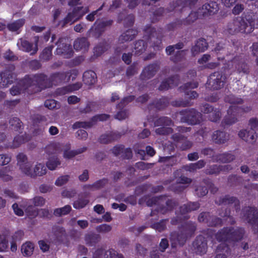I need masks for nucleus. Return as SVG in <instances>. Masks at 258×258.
<instances>
[{
	"instance_id": "f257e3e1",
	"label": "nucleus",
	"mask_w": 258,
	"mask_h": 258,
	"mask_svg": "<svg viewBox=\"0 0 258 258\" xmlns=\"http://www.w3.org/2000/svg\"><path fill=\"white\" fill-rule=\"evenodd\" d=\"M46 79V76L42 75H37L33 77H26L20 81L17 84L14 86L10 90L12 95H17L25 92L27 90L28 93H32L38 91L35 89L37 85H41Z\"/></svg>"
},
{
	"instance_id": "f03ea898",
	"label": "nucleus",
	"mask_w": 258,
	"mask_h": 258,
	"mask_svg": "<svg viewBox=\"0 0 258 258\" xmlns=\"http://www.w3.org/2000/svg\"><path fill=\"white\" fill-rule=\"evenodd\" d=\"M233 24L236 27L235 31L249 34L254 30V28H258V14L248 12L244 14V16L234 20Z\"/></svg>"
},
{
	"instance_id": "7ed1b4c3",
	"label": "nucleus",
	"mask_w": 258,
	"mask_h": 258,
	"mask_svg": "<svg viewBox=\"0 0 258 258\" xmlns=\"http://www.w3.org/2000/svg\"><path fill=\"white\" fill-rule=\"evenodd\" d=\"M17 166L24 174L31 176H42L46 173V168L43 164H37L33 169H31L32 164L28 161L25 155L19 154L17 156Z\"/></svg>"
},
{
	"instance_id": "20e7f679",
	"label": "nucleus",
	"mask_w": 258,
	"mask_h": 258,
	"mask_svg": "<svg viewBox=\"0 0 258 258\" xmlns=\"http://www.w3.org/2000/svg\"><path fill=\"white\" fill-rule=\"evenodd\" d=\"M243 218L251 225L254 233H258V209L251 206L243 210Z\"/></svg>"
},
{
	"instance_id": "39448f33",
	"label": "nucleus",
	"mask_w": 258,
	"mask_h": 258,
	"mask_svg": "<svg viewBox=\"0 0 258 258\" xmlns=\"http://www.w3.org/2000/svg\"><path fill=\"white\" fill-rule=\"evenodd\" d=\"M227 222L233 225L235 223V221L233 217L230 215L231 211L237 213L240 209V202L239 200L234 197H229L227 195Z\"/></svg>"
},
{
	"instance_id": "423d86ee",
	"label": "nucleus",
	"mask_w": 258,
	"mask_h": 258,
	"mask_svg": "<svg viewBox=\"0 0 258 258\" xmlns=\"http://www.w3.org/2000/svg\"><path fill=\"white\" fill-rule=\"evenodd\" d=\"M195 226L192 224L188 229H186V233H172L170 237L172 247H176L178 244L179 245H183L185 242L188 236H190L195 231Z\"/></svg>"
},
{
	"instance_id": "0eeeda50",
	"label": "nucleus",
	"mask_w": 258,
	"mask_h": 258,
	"mask_svg": "<svg viewBox=\"0 0 258 258\" xmlns=\"http://www.w3.org/2000/svg\"><path fill=\"white\" fill-rule=\"evenodd\" d=\"M78 72L76 70H72L70 72L67 74L63 72L55 73L51 77L52 84L56 85L63 81H68L71 79L73 80L78 75Z\"/></svg>"
},
{
	"instance_id": "6e6552de",
	"label": "nucleus",
	"mask_w": 258,
	"mask_h": 258,
	"mask_svg": "<svg viewBox=\"0 0 258 258\" xmlns=\"http://www.w3.org/2000/svg\"><path fill=\"white\" fill-rule=\"evenodd\" d=\"M232 64L235 67L238 74L247 75L249 73V65L246 63V59L243 55L235 56L232 60Z\"/></svg>"
},
{
	"instance_id": "1a4fd4ad",
	"label": "nucleus",
	"mask_w": 258,
	"mask_h": 258,
	"mask_svg": "<svg viewBox=\"0 0 258 258\" xmlns=\"http://www.w3.org/2000/svg\"><path fill=\"white\" fill-rule=\"evenodd\" d=\"M172 121L167 117H162L157 119L155 122L156 126H161V127L157 128L155 132L159 135H166L172 132L171 128L166 127L172 124Z\"/></svg>"
},
{
	"instance_id": "9d476101",
	"label": "nucleus",
	"mask_w": 258,
	"mask_h": 258,
	"mask_svg": "<svg viewBox=\"0 0 258 258\" xmlns=\"http://www.w3.org/2000/svg\"><path fill=\"white\" fill-rule=\"evenodd\" d=\"M88 12V8L77 7L75 8L72 13L68 14L67 17L64 20L65 24H73L79 20L85 14Z\"/></svg>"
},
{
	"instance_id": "9b49d317",
	"label": "nucleus",
	"mask_w": 258,
	"mask_h": 258,
	"mask_svg": "<svg viewBox=\"0 0 258 258\" xmlns=\"http://www.w3.org/2000/svg\"><path fill=\"white\" fill-rule=\"evenodd\" d=\"M245 234L244 228L242 227L228 228L227 227V241H238L241 240Z\"/></svg>"
},
{
	"instance_id": "f8f14e48",
	"label": "nucleus",
	"mask_w": 258,
	"mask_h": 258,
	"mask_svg": "<svg viewBox=\"0 0 258 258\" xmlns=\"http://www.w3.org/2000/svg\"><path fill=\"white\" fill-rule=\"evenodd\" d=\"M39 38L38 37L35 36L34 38V42L35 44H31L26 40L20 39L17 43V45L20 50L26 52H30L31 54L35 53L37 50V43Z\"/></svg>"
},
{
	"instance_id": "ddd939ff",
	"label": "nucleus",
	"mask_w": 258,
	"mask_h": 258,
	"mask_svg": "<svg viewBox=\"0 0 258 258\" xmlns=\"http://www.w3.org/2000/svg\"><path fill=\"white\" fill-rule=\"evenodd\" d=\"M223 85L222 76L219 72L211 74L207 82V87L213 90L220 89Z\"/></svg>"
},
{
	"instance_id": "4468645a",
	"label": "nucleus",
	"mask_w": 258,
	"mask_h": 258,
	"mask_svg": "<svg viewBox=\"0 0 258 258\" xmlns=\"http://www.w3.org/2000/svg\"><path fill=\"white\" fill-rule=\"evenodd\" d=\"M242 109L235 105L230 106L227 110V125L232 124L237 121V118Z\"/></svg>"
},
{
	"instance_id": "2eb2a0df",
	"label": "nucleus",
	"mask_w": 258,
	"mask_h": 258,
	"mask_svg": "<svg viewBox=\"0 0 258 258\" xmlns=\"http://www.w3.org/2000/svg\"><path fill=\"white\" fill-rule=\"evenodd\" d=\"M200 9V15L203 16H207L216 13L218 9V5L216 2H210L204 5Z\"/></svg>"
},
{
	"instance_id": "dca6fc26",
	"label": "nucleus",
	"mask_w": 258,
	"mask_h": 258,
	"mask_svg": "<svg viewBox=\"0 0 258 258\" xmlns=\"http://www.w3.org/2000/svg\"><path fill=\"white\" fill-rule=\"evenodd\" d=\"M217 239L219 241H222V243L217 247L216 249V258H225V247L226 244L225 240L226 238L225 232L222 231L218 233L216 235Z\"/></svg>"
},
{
	"instance_id": "f3484780",
	"label": "nucleus",
	"mask_w": 258,
	"mask_h": 258,
	"mask_svg": "<svg viewBox=\"0 0 258 258\" xmlns=\"http://www.w3.org/2000/svg\"><path fill=\"white\" fill-rule=\"evenodd\" d=\"M182 43H178L175 45H170L166 48V51L168 54L170 55L174 51L175 49H177L176 55L175 57H172V59L174 61H178L185 55L186 53V51L184 50H179V49L182 48Z\"/></svg>"
},
{
	"instance_id": "a211bd4d",
	"label": "nucleus",
	"mask_w": 258,
	"mask_h": 258,
	"mask_svg": "<svg viewBox=\"0 0 258 258\" xmlns=\"http://www.w3.org/2000/svg\"><path fill=\"white\" fill-rule=\"evenodd\" d=\"M193 246L196 250V252L203 254L207 251V242L202 236H198L193 243Z\"/></svg>"
},
{
	"instance_id": "6ab92c4d",
	"label": "nucleus",
	"mask_w": 258,
	"mask_h": 258,
	"mask_svg": "<svg viewBox=\"0 0 258 258\" xmlns=\"http://www.w3.org/2000/svg\"><path fill=\"white\" fill-rule=\"evenodd\" d=\"M239 138L248 143H253L257 137L256 132L252 130H242L238 133Z\"/></svg>"
},
{
	"instance_id": "aec40b11",
	"label": "nucleus",
	"mask_w": 258,
	"mask_h": 258,
	"mask_svg": "<svg viewBox=\"0 0 258 258\" xmlns=\"http://www.w3.org/2000/svg\"><path fill=\"white\" fill-rule=\"evenodd\" d=\"M145 32L146 35L149 37V40H148V43H152V42H155V40H157L156 42L157 43V45H153L154 47H157L159 48V44L161 43V41L159 39H158V33L156 31L155 29L152 28L150 26L147 27V28L145 29Z\"/></svg>"
},
{
	"instance_id": "412c9836",
	"label": "nucleus",
	"mask_w": 258,
	"mask_h": 258,
	"mask_svg": "<svg viewBox=\"0 0 258 258\" xmlns=\"http://www.w3.org/2000/svg\"><path fill=\"white\" fill-rule=\"evenodd\" d=\"M108 118L109 115L105 114L98 115L94 116L92 118V122H76L73 125V127L74 128L80 127H89L93 125V122H96L97 121H104L107 120Z\"/></svg>"
},
{
	"instance_id": "4be33fe9",
	"label": "nucleus",
	"mask_w": 258,
	"mask_h": 258,
	"mask_svg": "<svg viewBox=\"0 0 258 258\" xmlns=\"http://www.w3.org/2000/svg\"><path fill=\"white\" fill-rule=\"evenodd\" d=\"M13 74L10 71H6L0 74V87H7L13 82Z\"/></svg>"
},
{
	"instance_id": "5701e85b",
	"label": "nucleus",
	"mask_w": 258,
	"mask_h": 258,
	"mask_svg": "<svg viewBox=\"0 0 258 258\" xmlns=\"http://www.w3.org/2000/svg\"><path fill=\"white\" fill-rule=\"evenodd\" d=\"M208 48V44L205 39H200L197 41L195 45L191 48L193 55H196L201 52L205 51Z\"/></svg>"
},
{
	"instance_id": "b1692460",
	"label": "nucleus",
	"mask_w": 258,
	"mask_h": 258,
	"mask_svg": "<svg viewBox=\"0 0 258 258\" xmlns=\"http://www.w3.org/2000/svg\"><path fill=\"white\" fill-rule=\"evenodd\" d=\"M173 139L177 142L176 146L183 150L190 148L191 146V143L189 141H187L185 138L180 135H174L173 136Z\"/></svg>"
},
{
	"instance_id": "393cba45",
	"label": "nucleus",
	"mask_w": 258,
	"mask_h": 258,
	"mask_svg": "<svg viewBox=\"0 0 258 258\" xmlns=\"http://www.w3.org/2000/svg\"><path fill=\"white\" fill-rule=\"evenodd\" d=\"M34 250V244L30 241L23 243L21 247V251L24 256L29 257L31 256Z\"/></svg>"
},
{
	"instance_id": "a878e982",
	"label": "nucleus",
	"mask_w": 258,
	"mask_h": 258,
	"mask_svg": "<svg viewBox=\"0 0 258 258\" xmlns=\"http://www.w3.org/2000/svg\"><path fill=\"white\" fill-rule=\"evenodd\" d=\"M137 31L134 29H129L125 32L122 33L119 38L120 44L133 40L137 35Z\"/></svg>"
},
{
	"instance_id": "bb28decb",
	"label": "nucleus",
	"mask_w": 258,
	"mask_h": 258,
	"mask_svg": "<svg viewBox=\"0 0 258 258\" xmlns=\"http://www.w3.org/2000/svg\"><path fill=\"white\" fill-rule=\"evenodd\" d=\"M158 69L156 64H151L146 67L141 74V77L143 79H149L152 77Z\"/></svg>"
},
{
	"instance_id": "cd10ccee",
	"label": "nucleus",
	"mask_w": 258,
	"mask_h": 258,
	"mask_svg": "<svg viewBox=\"0 0 258 258\" xmlns=\"http://www.w3.org/2000/svg\"><path fill=\"white\" fill-rule=\"evenodd\" d=\"M96 75L92 71H86L83 75V81L85 84L91 85L94 84L96 81Z\"/></svg>"
},
{
	"instance_id": "c85d7f7f",
	"label": "nucleus",
	"mask_w": 258,
	"mask_h": 258,
	"mask_svg": "<svg viewBox=\"0 0 258 258\" xmlns=\"http://www.w3.org/2000/svg\"><path fill=\"white\" fill-rule=\"evenodd\" d=\"M178 79L177 77H173L168 80L162 82L159 89L160 90H165L169 88L177 86L178 84Z\"/></svg>"
},
{
	"instance_id": "c756f323",
	"label": "nucleus",
	"mask_w": 258,
	"mask_h": 258,
	"mask_svg": "<svg viewBox=\"0 0 258 258\" xmlns=\"http://www.w3.org/2000/svg\"><path fill=\"white\" fill-rule=\"evenodd\" d=\"M112 23V21L111 20H104L99 22L98 21L96 22L95 23V25H96L95 28V32H94L93 35L96 37H98L100 32L103 31L102 29L106 26L110 25Z\"/></svg>"
},
{
	"instance_id": "7c9ffc66",
	"label": "nucleus",
	"mask_w": 258,
	"mask_h": 258,
	"mask_svg": "<svg viewBox=\"0 0 258 258\" xmlns=\"http://www.w3.org/2000/svg\"><path fill=\"white\" fill-rule=\"evenodd\" d=\"M89 46V43L85 38H78L74 44V48L76 50L85 51Z\"/></svg>"
},
{
	"instance_id": "2f4dec72",
	"label": "nucleus",
	"mask_w": 258,
	"mask_h": 258,
	"mask_svg": "<svg viewBox=\"0 0 258 258\" xmlns=\"http://www.w3.org/2000/svg\"><path fill=\"white\" fill-rule=\"evenodd\" d=\"M198 86V84L197 82H194L192 83L186 84H185L183 88L184 90L186 95L189 96V97L191 98H196L198 97V94L194 91H188L189 89H194L197 88Z\"/></svg>"
},
{
	"instance_id": "473e14b6",
	"label": "nucleus",
	"mask_w": 258,
	"mask_h": 258,
	"mask_svg": "<svg viewBox=\"0 0 258 258\" xmlns=\"http://www.w3.org/2000/svg\"><path fill=\"white\" fill-rule=\"evenodd\" d=\"M56 52L59 54H63L66 57H71L72 53V47L70 45H58L56 49Z\"/></svg>"
},
{
	"instance_id": "72a5a7b5",
	"label": "nucleus",
	"mask_w": 258,
	"mask_h": 258,
	"mask_svg": "<svg viewBox=\"0 0 258 258\" xmlns=\"http://www.w3.org/2000/svg\"><path fill=\"white\" fill-rule=\"evenodd\" d=\"M119 136L120 135L117 134L116 133H111L108 134L102 135L100 137L99 140L102 143L106 144L116 140Z\"/></svg>"
},
{
	"instance_id": "f704fd0d",
	"label": "nucleus",
	"mask_w": 258,
	"mask_h": 258,
	"mask_svg": "<svg viewBox=\"0 0 258 258\" xmlns=\"http://www.w3.org/2000/svg\"><path fill=\"white\" fill-rule=\"evenodd\" d=\"M198 0H179L177 2V9L179 10H181L182 9H187L188 7L190 8L191 6L198 2Z\"/></svg>"
},
{
	"instance_id": "c9c22d12",
	"label": "nucleus",
	"mask_w": 258,
	"mask_h": 258,
	"mask_svg": "<svg viewBox=\"0 0 258 258\" xmlns=\"http://www.w3.org/2000/svg\"><path fill=\"white\" fill-rule=\"evenodd\" d=\"M200 9L198 10V12L194 11L191 12V13L189 14L188 17L183 21V24L184 25L190 24V23L195 21L199 17L203 16L202 15H200Z\"/></svg>"
},
{
	"instance_id": "e433bc0d",
	"label": "nucleus",
	"mask_w": 258,
	"mask_h": 258,
	"mask_svg": "<svg viewBox=\"0 0 258 258\" xmlns=\"http://www.w3.org/2000/svg\"><path fill=\"white\" fill-rule=\"evenodd\" d=\"M60 164L59 160L56 157H52L48 159L46 163L47 168L51 170H55Z\"/></svg>"
},
{
	"instance_id": "4c0bfd02",
	"label": "nucleus",
	"mask_w": 258,
	"mask_h": 258,
	"mask_svg": "<svg viewBox=\"0 0 258 258\" xmlns=\"http://www.w3.org/2000/svg\"><path fill=\"white\" fill-rule=\"evenodd\" d=\"M205 164V163L203 160H200L196 163H192L184 166V169L186 171L191 172L203 167Z\"/></svg>"
},
{
	"instance_id": "58836bf2",
	"label": "nucleus",
	"mask_w": 258,
	"mask_h": 258,
	"mask_svg": "<svg viewBox=\"0 0 258 258\" xmlns=\"http://www.w3.org/2000/svg\"><path fill=\"white\" fill-rule=\"evenodd\" d=\"M81 87V84L78 83L73 85L62 88L58 89V93L60 94H64L69 92L77 90Z\"/></svg>"
},
{
	"instance_id": "ea45409f",
	"label": "nucleus",
	"mask_w": 258,
	"mask_h": 258,
	"mask_svg": "<svg viewBox=\"0 0 258 258\" xmlns=\"http://www.w3.org/2000/svg\"><path fill=\"white\" fill-rule=\"evenodd\" d=\"M225 138V133L224 132L216 131L212 136L213 140L217 143H224Z\"/></svg>"
},
{
	"instance_id": "a19ab883",
	"label": "nucleus",
	"mask_w": 258,
	"mask_h": 258,
	"mask_svg": "<svg viewBox=\"0 0 258 258\" xmlns=\"http://www.w3.org/2000/svg\"><path fill=\"white\" fill-rule=\"evenodd\" d=\"M27 212L28 213V215L30 218H33L38 215L44 217H48L50 215L49 212L46 209H41L38 212L34 210L32 212H30L29 210H28Z\"/></svg>"
},
{
	"instance_id": "79ce46f5",
	"label": "nucleus",
	"mask_w": 258,
	"mask_h": 258,
	"mask_svg": "<svg viewBox=\"0 0 258 258\" xmlns=\"http://www.w3.org/2000/svg\"><path fill=\"white\" fill-rule=\"evenodd\" d=\"M199 208V204L198 203H191L188 205H184L181 207V212L182 214L191 211L196 210Z\"/></svg>"
},
{
	"instance_id": "37998d69",
	"label": "nucleus",
	"mask_w": 258,
	"mask_h": 258,
	"mask_svg": "<svg viewBox=\"0 0 258 258\" xmlns=\"http://www.w3.org/2000/svg\"><path fill=\"white\" fill-rule=\"evenodd\" d=\"M76 155L75 150H71L70 145H67L63 149V156L65 159H71Z\"/></svg>"
},
{
	"instance_id": "c03bdc74",
	"label": "nucleus",
	"mask_w": 258,
	"mask_h": 258,
	"mask_svg": "<svg viewBox=\"0 0 258 258\" xmlns=\"http://www.w3.org/2000/svg\"><path fill=\"white\" fill-rule=\"evenodd\" d=\"M146 48L145 42L143 40H140L135 44V53L136 54L142 53Z\"/></svg>"
},
{
	"instance_id": "a18cd8bd",
	"label": "nucleus",
	"mask_w": 258,
	"mask_h": 258,
	"mask_svg": "<svg viewBox=\"0 0 258 258\" xmlns=\"http://www.w3.org/2000/svg\"><path fill=\"white\" fill-rule=\"evenodd\" d=\"M24 24V20L23 19L19 20L8 25V28L12 31H16Z\"/></svg>"
},
{
	"instance_id": "49530a36",
	"label": "nucleus",
	"mask_w": 258,
	"mask_h": 258,
	"mask_svg": "<svg viewBox=\"0 0 258 258\" xmlns=\"http://www.w3.org/2000/svg\"><path fill=\"white\" fill-rule=\"evenodd\" d=\"M71 210V207L67 205L61 208L56 209L54 211V215L56 216H61L67 214Z\"/></svg>"
},
{
	"instance_id": "de8ad7c7",
	"label": "nucleus",
	"mask_w": 258,
	"mask_h": 258,
	"mask_svg": "<svg viewBox=\"0 0 258 258\" xmlns=\"http://www.w3.org/2000/svg\"><path fill=\"white\" fill-rule=\"evenodd\" d=\"M104 258H123L122 255L119 254L115 250L109 249L105 251Z\"/></svg>"
},
{
	"instance_id": "09e8293b",
	"label": "nucleus",
	"mask_w": 258,
	"mask_h": 258,
	"mask_svg": "<svg viewBox=\"0 0 258 258\" xmlns=\"http://www.w3.org/2000/svg\"><path fill=\"white\" fill-rule=\"evenodd\" d=\"M208 117L212 121H216L221 117V113L219 110L213 109L209 113Z\"/></svg>"
},
{
	"instance_id": "8fccbe9b",
	"label": "nucleus",
	"mask_w": 258,
	"mask_h": 258,
	"mask_svg": "<svg viewBox=\"0 0 258 258\" xmlns=\"http://www.w3.org/2000/svg\"><path fill=\"white\" fill-rule=\"evenodd\" d=\"M8 247V240L4 235H0V252H3Z\"/></svg>"
},
{
	"instance_id": "3c124183",
	"label": "nucleus",
	"mask_w": 258,
	"mask_h": 258,
	"mask_svg": "<svg viewBox=\"0 0 258 258\" xmlns=\"http://www.w3.org/2000/svg\"><path fill=\"white\" fill-rule=\"evenodd\" d=\"M89 201L86 199H79L74 203V207L75 209H81L84 208L88 203Z\"/></svg>"
},
{
	"instance_id": "603ef678",
	"label": "nucleus",
	"mask_w": 258,
	"mask_h": 258,
	"mask_svg": "<svg viewBox=\"0 0 258 258\" xmlns=\"http://www.w3.org/2000/svg\"><path fill=\"white\" fill-rule=\"evenodd\" d=\"M70 179V176L66 175H62L58 177L55 182V184L56 186H60L64 184L67 183Z\"/></svg>"
},
{
	"instance_id": "864d4df0",
	"label": "nucleus",
	"mask_w": 258,
	"mask_h": 258,
	"mask_svg": "<svg viewBox=\"0 0 258 258\" xmlns=\"http://www.w3.org/2000/svg\"><path fill=\"white\" fill-rule=\"evenodd\" d=\"M52 49V46H50V47L45 48L43 50V52L40 55L41 58L43 60L49 59L51 55Z\"/></svg>"
},
{
	"instance_id": "5fc2aeb1",
	"label": "nucleus",
	"mask_w": 258,
	"mask_h": 258,
	"mask_svg": "<svg viewBox=\"0 0 258 258\" xmlns=\"http://www.w3.org/2000/svg\"><path fill=\"white\" fill-rule=\"evenodd\" d=\"M188 112L189 113V115H188V121H193L194 123H196L197 121H199L198 117L201 115L200 113L196 112L195 110L189 111Z\"/></svg>"
},
{
	"instance_id": "6e6d98bb",
	"label": "nucleus",
	"mask_w": 258,
	"mask_h": 258,
	"mask_svg": "<svg viewBox=\"0 0 258 258\" xmlns=\"http://www.w3.org/2000/svg\"><path fill=\"white\" fill-rule=\"evenodd\" d=\"M249 125L250 126V130L254 131L255 132L258 131V118H251L249 120Z\"/></svg>"
},
{
	"instance_id": "4d7b16f0",
	"label": "nucleus",
	"mask_w": 258,
	"mask_h": 258,
	"mask_svg": "<svg viewBox=\"0 0 258 258\" xmlns=\"http://www.w3.org/2000/svg\"><path fill=\"white\" fill-rule=\"evenodd\" d=\"M24 142V140L22 136H17L14 138L12 145H8L9 147L17 148Z\"/></svg>"
},
{
	"instance_id": "13d9d810",
	"label": "nucleus",
	"mask_w": 258,
	"mask_h": 258,
	"mask_svg": "<svg viewBox=\"0 0 258 258\" xmlns=\"http://www.w3.org/2000/svg\"><path fill=\"white\" fill-rule=\"evenodd\" d=\"M11 160V157L5 154L0 155V165H5L8 164Z\"/></svg>"
},
{
	"instance_id": "bf43d9fd",
	"label": "nucleus",
	"mask_w": 258,
	"mask_h": 258,
	"mask_svg": "<svg viewBox=\"0 0 258 258\" xmlns=\"http://www.w3.org/2000/svg\"><path fill=\"white\" fill-rule=\"evenodd\" d=\"M96 229L99 232L105 233L109 232L111 230V226L107 224H102L98 226Z\"/></svg>"
},
{
	"instance_id": "052dcab7",
	"label": "nucleus",
	"mask_w": 258,
	"mask_h": 258,
	"mask_svg": "<svg viewBox=\"0 0 258 258\" xmlns=\"http://www.w3.org/2000/svg\"><path fill=\"white\" fill-rule=\"evenodd\" d=\"M211 56L209 54H204L201 58L199 59L198 63L201 64L205 68V65L208 63V61L210 59Z\"/></svg>"
},
{
	"instance_id": "680f3d73",
	"label": "nucleus",
	"mask_w": 258,
	"mask_h": 258,
	"mask_svg": "<svg viewBox=\"0 0 258 258\" xmlns=\"http://www.w3.org/2000/svg\"><path fill=\"white\" fill-rule=\"evenodd\" d=\"M244 10V6L242 4H236L232 9V13L235 15H239Z\"/></svg>"
},
{
	"instance_id": "e2e57ef3",
	"label": "nucleus",
	"mask_w": 258,
	"mask_h": 258,
	"mask_svg": "<svg viewBox=\"0 0 258 258\" xmlns=\"http://www.w3.org/2000/svg\"><path fill=\"white\" fill-rule=\"evenodd\" d=\"M45 203V199L42 197H37L33 199V203L35 206H42Z\"/></svg>"
},
{
	"instance_id": "0e129e2a",
	"label": "nucleus",
	"mask_w": 258,
	"mask_h": 258,
	"mask_svg": "<svg viewBox=\"0 0 258 258\" xmlns=\"http://www.w3.org/2000/svg\"><path fill=\"white\" fill-rule=\"evenodd\" d=\"M7 169V167L5 169H0V178L3 180L8 181L12 179V177L5 173V170Z\"/></svg>"
},
{
	"instance_id": "69168bd1",
	"label": "nucleus",
	"mask_w": 258,
	"mask_h": 258,
	"mask_svg": "<svg viewBox=\"0 0 258 258\" xmlns=\"http://www.w3.org/2000/svg\"><path fill=\"white\" fill-rule=\"evenodd\" d=\"M12 208L15 214L17 215L21 216L23 215L24 212L23 209L17 204H14L12 206Z\"/></svg>"
},
{
	"instance_id": "338daca9",
	"label": "nucleus",
	"mask_w": 258,
	"mask_h": 258,
	"mask_svg": "<svg viewBox=\"0 0 258 258\" xmlns=\"http://www.w3.org/2000/svg\"><path fill=\"white\" fill-rule=\"evenodd\" d=\"M45 106L49 109H52L57 107L56 101L54 100H47L45 102Z\"/></svg>"
},
{
	"instance_id": "774afa93",
	"label": "nucleus",
	"mask_w": 258,
	"mask_h": 258,
	"mask_svg": "<svg viewBox=\"0 0 258 258\" xmlns=\"http://www.w3.org/2000/svg\"><path fill=\"white\" fill-rule=\"evenodd\" d=\"M197 195L199 197L205 196L208 193V190L205 186H200L196 189Z\"/></svg>"
}]
</instances>
